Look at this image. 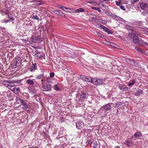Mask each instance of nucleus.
Masks as SVG:
<instances>
[{
  "label": "nucleus",
  "instance_id": "obj_1",
  "mask_svg": "<svg viewBox=\"0 0 148 148\" xmlns=\"http://www.w3.org/2000/svg\"><path fill=\"white\" fill-rule=\"evenodd\" d=\"M138 31H136L135 33H134L133 36L132 37L133 39V42L136 45H137L139 44V38L136 35V34L138 35Z\"/></svg>",
  "mask_w": 148,
  "mask_h": 148
},
{
  "label": "nucleus",
  "instance_id": "obj_2",
  "mask_svg": "<svg viewBox=\"0 0 148 148\" xmlns=\"http://www.w3.org/2000/svg\"><path fill=\"white\" fill-rule=\"evenodd\" d=\"M30 38L32 42L34 43H39L42 41V39L40 38V36H32Z\"/></svg>",
  "mask_w": 148,
  "mask_h": 148
},
{
  "label": "nucleus",
  "instance_id": "obj_3",
  "mask_svg": "<svg viewBox=\"0 0 148 148\" xmlns=\"http://www.w3.org/2000/svg\"><path fill=\"white\" fill-rule=\"evenodd\" d=\"M35 55L40 59H42V58H44L45 57L44 53H43L41 52H35Z\"/></svg>",
  "mask_w": 148,
  "mask_h": 148
},
{
  "label": "nucleus",
  "instance_id": "obj_4",
  "mask_svg": "<svg viewBox=\"0 0 148 148\" xmlns=\"http://www.w3.org/2000/svg\"><path fill=\"white\" fill-rule=\"evenodd\" d=\"M119 87L123 91H128L129 89V88L125 87V85L120 84H119Z\"/></svg>",
  "mask_w": 148,
  "mask_h": 148
},
{
  "label": "nucleus",
  "instance_id": "obj_5",
  "mask_svg": "<svg viewBox=\"0 0 148 148\" xmlns=\"http://www.w3.org/2000/svg\"><path fill=\"white\" fill-rule=\"evenodd\" d=\"M76 124V127L78 129H81L84 127V123L82 121H78Z\"/></svg>",
  "mask_w": 148,
  "mask_h": 148
},
{
  "label": "nucleus",
  "instance_id": "obj_6",
  "mask_svg": "<svg viewBox=\"0 0 148 148\" xmlns=\"http://www.w3.org/2000/svg\"><path fill=\"white\" fill-rule=\"evenodd\" d=\"M141 8L143 10H148V4L143 3H141L140 4Z\"/></svg>",
  "mask_w": 148,
  "mask_h": 148
},
{
  "label": "nucleus",
  "instance_id": "obj_7",
  "mask_svg": "<svg viewBox=\"0 0 148 148\" xmlns=\"http://www.w3.org/2000/svg\"><path fill=\"white\" fill-rule=\"evenodd\" d=\"M21 61L22 60L20 58H17L14 64L15 67L19 66L21 64Z\"/></svg>",
  "mask_w": 148,
  "mask_h": 148
},
{
  "label": "nucleus",
  "instance_id": "obj_8",
  "mask_svg": "<svg viewBox=\"0 0 148 148\" xmlns=\"http://www.w3.org/2000/svg\"><path fill=\"white\" fill-rule=\"evenodd\" d=\"M93 82V83L96 85H99L102 84V80L100 79H94Z\"/></svg>",
  "mask_w": 148,
  "mask_h": 148
},
{
  "label": "nucleus",
  "instance_id": "obj_9",
  "mask_svg": "<svg viewBox=\"0 0 148 148\" xmlns=\"http://www.w3.org/2000/svg\"><path fill=\"white\" fill-rule=\"evenodd\" d=\"M43 88L44 91H49L51 89V85L49 84H47L44 86Z\"/></svg>",
  "mask_w": 148,
  "mask_h": 148
},
{
  "label": "nucleus",
  "instance_id": "obj_10",
  "mask_svg": "<svg viewBox=\"0 0 148 148\" xmlns=\"http://www.w3.org/2000/svg\"><path fill=\"white\" fill-rule=\"evenodd\" d=\"M20 104L23 106V109L26 110L28 108L27 103L25 102L23 100H21Z\"/></svg>",
  "mask_w": 148,
  "mask_h": 148
},
{
  "label": "nucleus",
  "instance_id": "obj_11",
  "mask_svg": "<svg viewBox=\"0 0 148 148\" xmlns=\"http://www.w3.org/2000/svg\"><path fill=\"white\" fill-rule=\"evenodd\" d=\"M43 74L42 73V74H41L37 76V77H36V78L37 79H40L41 78H42L41 80L40 81V82L38 83L40 85H43V80L42 79V77L43 76Z\"/></svg>",
  "mask_w": 148,
  "mask_h": 148
},
{
  "label": "nucleus",
  "instance_id": "obj_12",
  "mask_svg": "<svg viewBox=\"0 0 148 148\" xmlns=\"http://www.w3.org/2000/svg\"><path fill=\"white\" fill-rule=\"evenodd\" d=\"M102 29L105 32H107L108 34H112L113 33L110 29L106 27L102 26Z\"/></svg>",
  "mask_w": 148,
  "mask_h": 148
},
{
  "label": "nucleus",
  "instance_id": "obj_13",
  "mask_svg": "<svg viewBox=\"0 0 148 148\" xmlns=\"http://www.w3.org/2000/svg\"><path fill=\"white\" fill-rule=\"evenodd\" d=\"M88 93L84 91H82L81 94V98L82 99H84L87 97Z\"/></svg>",
  "mask_w": 148,
  "mask_h": 148
},
{
  "label": "nucleus",
  "instance_id": "obj_14",
  "mask_svg": "<svg viewBox=\"0 0 148 148\" xmlns=\"http://www.w3.org/2000/svg\"><path fill=\"white\" fill-rule=\"evenodd\" d=\"M53 12L56 14L60 16H62V14L63 13L60 10H54L53 11Z\"/></svg>",
  "mask_w": 148,
  "mask_h": 148
},
{
  "label": "nucleus",
  "instance_id": "obj_15",
  "mask_svg": "<svg viewBox=\"0 0 148 148\" xmlns=\"http://www.w3.org/2000/svg\"><path fill=\"white\" fill-rule=\"evenodd\" d=\"M125 28L128 30H130L133 31V32L135 31V32H136V31L138 30H137L135 29V28L129 25H126L125 27Z\"/></svg>",
  "mask_w": 148,
  "mask_h": 148
},
{
  "label": "nucleus",
  "instance_id": "obj_16",
  "mask_svg": "<svg viewBox=\"0 0 148 148\" xmlns=\"http://www.w3.org/2000/svg\"><path fill=\"white\" fill-rule=\"evenodd\" d=\"M58 7L59 8L62 9L64 11H65L66 12H69V10H65V9H69L70 10V8H66V7L63 6L62 5H58Z\"/></svg>",
  "mask_w": 148,
  "mask_h": 148
},
{
  "label": "nucleus",
  "instance_id": "obj_17",
  "mask_svg": "<svg viewBox=\"0 0 148 148\" xmlns=\"http://www.w3.org/2000/svg\"><path fill=\"white\" fill-rule=\"evenodd\" d=\"M142 134L140 131H137L135 134H134V137L139 138L142 136Z\"/></svg>",
  "mask_w": 148,
  "mask_h": 148
},
{
  "label": "nucleus",
  "instance_id": "obj_18",
  "mask_svg": "<svg viewBox=\"0 0 148 148\" xmlns=\"http://www.w3.org/2000/svg\"><path fill=\"white\" fill-rule=\"evenodd\" d=\"M143 90L140 89H138L137 90L135 93V95L136 96H140L143 93Z\"/></svg>",
  "mask_w": 148,
  "mask_h": 148
},
{
  "label": "nucleus",
  "instance_id": "obj_19",
  "mask_svg": "<svg viewBox=\"0 0 148 148\" xmlns=\"http://www.w3.org/2000/svg\"><path fill=\"white\" fill-rule=\"evenodd\" d=\"M36 69V63L33 64L30 69L31 72L34 71Z\"/></svg>",
  "mask_w": 148,
  "mask_h": 148
},
{
  "label": "nucleus",
  "instance_id": "obj_20",
  "mask_svg": "<svg viewBox=\"0 0 148 148\" xmlns=\"http://www.w3.org/2000/svg\"><path fill=\"white\" fill-rule=\"evenodd\" d=\"M86 79L85 81L88 82H92L93 83V79H92L91 77L88 76L86 77Z\"/></svg>",
  "mask_w": 148,
  "mask_h": 148
},
{
  "label": "nucleus",
  "instance_id": "obj_21",
  "mask_svg": "<svg viewBox=\"0 0 148 148\" xmlns=\"http://www.w3.org/2000/svg\"><path fill=\"white\" fill-rule=\"evenodd\" d=\"M111 108V106L109 104H106L103 107V109L106 110H108Z\"/></svg>",
  "mask_w": 148,
  "mask_h": 148
},
{
  "label": "nucleus",
  "instance_id": "obj_22",
  "mask_svg": "<svg viewBox=\"0 0 148 148\" xmlns=\"http://www.w3.org/2000/svg\"><path fill=\"white\" fill-rule=\"evenodd\" d=\"M138 43L139 44L137 45L144 46V41L142 40H139Z\"/></svg>",
  "mask_w": 148,
  "mask_h": 148
},
{
  "label": "nucleus",
  "instance_id": "obj_23",
  "mask_svg": "<svg viewBox=\"0 0 148 148\" xmlns=\"http://www.w3.org/2000/svg\"><path fill=\"white\" fill-rule=\"evenodd\" d=\"M26 83L31 85H33L34 84V81L31 79H29L27 80L26 81Z\"/></svg>",
  "mask_w": 148,
  "mask_h": 148
},
{
  "label": "nucleus",
  "instance_id": "obj_24",
  "mask_svg": "<svg viewBox=\"0 0 148 148\" xmlns=\"http://www.w3.org/2000/svg\"><path fill=\"white\" fill-rule=\"evenodd\" d=\"M91 8L92 9L94 10H97L99 12H101V10L99 7H92Z\"/></svg>",
  "mask_w": 148,
  "mask_h": 148
},
{
  "label": "nucleus",
  "instance_id": "obj_25",
  "mask_svg": "<svg viewBox=\"0 0 148 148\" xmlns=\"http://www.w3.org/2000/svg\"><path fill=\"white\" fill-rule=\"evenodd\" d=\"M84 9L83 8H80L77 9L76 10V12H77L79 13L81 12H83L84 11Z\"/></svg>",
  "mask_w": 148,
  "mask_h": 148
},
{
  "label": "nucleus",
  "instance_id": "obj_26",
  "mask_svg": "<svg viewBox=\"0 0 148 148\" xmlns=\"http://www.w3.org/2000/svg\"><path fill=\"white\" fill-rule=\"evenodd\" d=\"M9 81H8V83L7 85L8 87L12 88L14 86V85L13 84V83H10V82H9Z\"/></svg>",
  "mask_w": 148,
  "mask_h": 148
},
{
  "label": "nucleus",
  "instance_id": "obj_27",
  "mask_svg": "<svg viewBox=\"0 0 148 148\" xmlns=\"http://www.w3.org/2000/svg\"><path fill=\"white\" fill-rule=\"evenodd\" d=\"M135 49H136V50L139 52H140V53H143V51L141 50V49H140V48L136 47L135 48Z\"/></svg>",
  "mask_w": 148,
  "mask_h": 148
},
{
  "label": "nucleus",
  "instance_id": "obj_28",
  "mask_svg": "<svg viewBox=\"0 0 148 148\" xmlns=\"http://www.w3.org/2000/svg\"><path fill=\"white\" fill-rule=\"evenodd\" d=\"M115 20H116V21H123V20L121 17L119 16H118L117 15V17H116Z\"/></svg>",
  "mask_w": 148,
  "mask_h": 148
},
{
  "label": "nucleus",
  "instance_id": "obj_29",
  "mask_svg": "<svg viewBox=\"0 0 148 148\" xmlns=\"http://www.w3.org/2000/svg\"><path fill=\"white\" fill-rule=\"evenodd\" d=\"M92 146L94 148H97V147L98 144L97 143V142L93 141V143H92Z\"/></svg>",
  "mask_w": 148,
  "mask_h": 148
},
{
  "label": "nucleus",
  "instance_id": "obj_30",
  "mask_svg": "<svg viewBox=\"0 0 148 148\" xmlns=\"http://www.w3.org/2000/svg\"><path fill=\"white\" fill-rule=\"evenodd\" d=\"M96 2L94 0L87 1H86V3H87L93 4L96 3Z\"/></svg>",
  "mask_w": 148,
  "mask_h": 148
},
{
  "label": "nucleus",
  "instance_id": "obj_31",
  "mask_svg": "<svg viewBox=\"0 0 148 148\" xmlns=\"http://www.w3.org/2000/svg\"><path fill=\"white\" fill-rule=\"evenodd\" d=\"M53 88L54 90L57 91H59L60 90V88H58L57 84L54 85Z\"/></svg>",
  "mask_w": 148,
  "mask_h": 148
},
{
  "label": "nucleus",
  "instance_id": "obj_32",
  "mask_svg": "<svg viewBox=\"0 0 148 148\" xmlns=\"http://www.w3.org/2000/svg\"><path fill=\"white\" fill-rule=\"evenodd\" d=\"M135 82V81L134 80H132V82H130L128 84V85L129 86H132L134 85Z\"/></svg>",
  "mask_w": 148,
  "mask_h": 148
},
{
  "label": "nucleus",
  "instance_id": "obj_33",
  "mask_svg": "<svg viewBox=\"0 0 148 148\" xmlns=\"http://www.w3.org/2000/svg\"><path fill=\"white\" fill-rule=\"evenodd\" d=\"M87 142L88 145H90V146H92V145L93 143V141H92L90 139H88L87 141Z\"/></svg>",
  "mask_w": 148,
  "mask_h": 148
},
{
  "label": "nucleus",
  "instance_id": "obj_34",
  "mask_svg": "<svg viewBox=\"0 0 148 148\" xmlns=\"http://www.w3.org/2000/svg\"><path fill=\"white\" fill-rule=\"evenodd\" d=\"M16 102L17 103H18L19 102L20 103H21V100H23L20 99L19 97H16Z\"/></svg>",
  "mask_w": 148,
  "mask_h": 148
},
{
  "label": "nucleus",
  "instance_id": "obj_35",
  "mask_svg": "<svg viewBox=\"0 0 148 148\" xmlns=\"http://www.w3.org/2000/svg\"><path fill=\"white\" fill-rule=\"evenodd\" d=\"M104 13L106 14L108 16H111V15L112 14L111 12H109L107 11H105L104 12Z\"/></svg>",
  "mask_w": 148,
  "mask_h": 148
},
{
  "label": "nucleus",
  "instance_id": "obj_36",
  "mask_svg": "<svg viewBox=\"0 0 148 148\" xmlns=\"http://www.w3.org/2000/svg\"><path fill=\"white\" fill-rule=\"evenodd\" d=\"M132 33H128V35L130 37L132 38V37L133 36V34L134 33H135V32H133V31H132Z\"/></svg>",
  "mask_w": 148,
  "mask_h": 148
},
{
  "label": "nucleus",
  "instance_id": "obj_37",
  "mask_svg": "<svg viewBox=\"0 0 148 148\" xmlns=\"http://www.w3.org/2000/svg\"><path fill=\"white\" fill-rule=\"evenodd\" d=\"M80 78L83 80V81H85L86 80V77L84 75H81L80 76Z\"/></svg>",
  "mask_w": 148,
  "mask_h": 148
},
{
  "label": "nucleus",
  "instance_id": "obj_38",
  "mask_svg": "<svg viewBox=\"0 0 148 148\" xmlns=\"http://www.w3.org/2000/svg\"><path fill=\"white\" fill-rule=\"evenodd\" d=\"M116 106L118 107L122 104V103L121 102H117L116 103Z\"/></svg>",
  "mask_w": 148,
  "mask_h": 148
},
{
  "label": "nucleus",
  "instance_id": "obj_39",
  "mask_svg": "<svg viewBox=\"0 0 148 148\" xmlns=\"http://www.w3.org/2000/svg\"><path fill=\"white\" fill-rule=\"evenodd\" d=\"M32 18L36 20H38L39 19V17L38 16L36 15L33 16Z\"/></svg>",
  "mask_w": 148,
  "mask_h": 148
},
{
  "label": "nucleus",
  "instance_id": "obj_40",
  "mask_svg": "<svg viewBox=\"0 0 148 148\" xmlns=\"http://www.w3.org/2000/svg\"><path fill=\"white\" fill-rule=\"evenodd\" d=\"M142 14L143 15H146L147 14H148V11H143L142 12Z\"/></svg>",
  "mask_w": 148,
  "mask_h": 148
},
{
  "label": "nucleus",
  "instance_id": "obj_41",
  "mask_svg": "<svg viewBox=\"0 0 148 148\" xmlns=\"http://www.w3.org/2000/svg\"><path fill=\"white\" fill-rule=\"evenodd\" d=\"M54 76V73L53 72L51 73L50 74V77L51 78H53Z\"/></svg>",
  "mask_w": 148,
  "mask_h": 148
},
{
  "label": "nucleus",
  "instance_id": "obj_42",
  "mask_svg": "<svg viewBox=\"0 0 148 148\" xmlns=\"http://www.w3.org/2000/svg\"><path fill=\"white\" fill-rule=\"evenodd\" d=\"M13 89L15 91H16L17 92H18L20 91L19 88H14Z\"/></svg>",
  "mask_w": 148,
  "mask_h": 148
},
{
  "label": "nucleus",
  "instance_id": "obj_43",
  "mask_svg": "<svg viewBox=\"0 0 148 148\" xmlns=\"http://www.w3.org/2000/svg\"><path fill=\"white\" fill-rule=\"evenodd\" d=\"M139 0H132L131 1V3L134 4L135 3L138 2Z\"/></svg>",
  "mask_w": 148,
  "mask_h": 148
},
{
  "label": "nucleus",
  "instance_id": "obj_44",
  "mask_svg": "<svg viewBox=\"0 0 148 148\" xmlns=\"http://www.w3.org/2000/svg\"><path fill=\"white\" fill-rule=\"evenodd\" d=\"M106 43L107 44H108V45H110V46H111L112 47H114V46L113 45H114V44H112V43H111L110 42H106Z\"/></svg>",
  "mask_w": 148,
  "mask_h": 148
},
{
  "label": "nucleus",
  "instance_id": "obj_45",
  "mask_svg": "<svg viewBox=\"0 0 148 148\" xmlns=\"http://www.w3.org/2000/svg\"><path fill=\"white\" fill-rule=\"evenodd\" d=\"M111 17H112V18H113L115 20L116 19V17H117V15L112 14V15L111 16Z\"/></svg>",
  "mask_w": 148,
  "mask_h": 148
},
{
  "label": "nucleus",
  "instance_id": "obj_46",
  "mask_svg": "<svg viewBox=\"0 0 148 148\" xmlns=\"http://www.w3.org/2000/svg\"><path fill=\"white\" fill-rule=\"evenodd\" d=\"M120 7L121 9L123 10H125V8L123 5H121L120 6Z\"/></svg>",
  "mask_w": 148,
  "mask_h": 148
},
{
  "label": "nucleus",
  "instance_id": "obj_47",
  "mask_svg": "<svg viewBox=\"0 0 148 148\" xmlns=\"http://www.w3.org/2000/svg\"><path fill=\"white\" fill-rule=\"evenodd\" d=\"M8 17L9 18V21H13L14 19V18L13 17H10L9 16H8Z\"/></svg>",
  "mask_w": 148,
  "mask_h": 148
},
{
  "label": "nucleus",
  "instance_id": "obj_48",
  "mask_svg": "<svg viewBox=\"0 0 148 148\" xmlns=\"http://www.w3.org/2000/svg\"><path fill=\"white\" fill-rule=\"evenodd\" d=\"M97 35L99 36V37H102V34L100 33L99 32H97Z\"/></svg>",
  "mask_w": 148,
  "mask_h": 148
},
{
  "label": "nucleus",
  "instance_id": "obj_49",
  "mask_svg": "<svg viewBox=\"0 0 148 148\" xmlns=\"http://www.w3.org/2000/svg\"><path fill=\"white\" fill-rule=\"evenodd\" d=\"M107 21L104 20H102V23L106 24L107 23Z\"/></svg>",
  "mask_w": 148,
  "mask_h": 148
},
{
  "label": "nucleus",
  "instance_id": "obj_50",
  "mask_svg": "<svg viewBox=\"0 0 148 148\" xmlns=\"http://www.w3.org/2000/svg\"><path fill=\"white\" fill-rule=\"evenodd\" d=\"M15 82L14 83H20L21 82V80H18V81H15Z\"/></svg>",
  "mask_w": 148,
  "mask_h": 148
},
{
  "label": "nucleus",
  "instance_id": "obj_51",
  "mask_svg": "<svg viewBox=\"0 0 148 148\" xmlns=\"http://www.w3.org/2000/svg\"><path fill=\"white\" fill-rule=\"evenodd\" d=\"M145 45L148 46V43L147 42H144V46Z\"/></svg>",
  "mask_w": 148,
  "mask_h": 148
},
{
  "label": "nucleus",
  "instance_id": "obj_52",
  "mask_svg": "<svg viewBox=\"0 0 148 148\" xmlns=\"http://www.w3.org/2000/svg\"><path fill=\"white\" fill-rule=\"evenodd\" d=\"M120 3V2H116V5H119V4Z\"/></svg>",
  "mask_w": 148,
  "mask_h": 148
},
{
  "label": "nucleus",
  "instance_id": "obj_53",
  "mask_svg": "<svg viewBox=\"0 0 148 148\" xmlns=\"http://www.w3.org/2000/svg\"><path fill=\"white\" fill-rule=\"evenodd\" d=\"M43 4V3L41 2V3H40L38 4V5H42Z\"/></svg>",
  "mask_w": 148,
  "mask_h": 148
},
{
  "label": "nucleus",
  "instance_id": "obj_54",
  "mask_svg": "<svg viewBox=\"0 0 148 148\" xmlns=\"http://www.w3.org/2000/svg\"><path fill=\"white\" fill-rule=\"evenodd\" d=\"M9 21V20H6L4 22L6 23Z\"/></svg>",
  "mask_w": 148,
  "mask_h": 148
},
{
  "label": "nucleus",
  "instance_id": "obj_55",
  "mask_svg": "<svg viewBox=\"0 0 148 148\" xmlns=\"http://www.w3.org/2000/svg\"><path fill=\"white\" fill-rule=\"evenodd\" d=\"M103 66H104V68H106H106L107 67V65L106 64H105V65H103Z\"/></svg>",
  "mask_w": 148,
  "mask_h": 148
},
{
  "label": "nucleus",
  "instance_id": "obj_56",
  "mask_svg": "<svg viewBox=\"0 0 148 148\" xmlns=\"http://www.w3.org/2000/svg\"><path fill=\"white\" fill-rule=\"evenodd\" d=\"M0 148H3L2 147V145L0 144Z\"/></svg>",
  "mask_w": 148,
  "mask_h": 148
},
{
  "label": "nucleus",
  "instance_id": "obj_57",
  "mask_svg": "<svg viewBox=\"0 0 148 148\" xmlns=\"http://www.w3.org/2000/svg\"><path fill=\"white\" fill-rule=\"evenodd\" d=\"M65 10H69V11L68 12H70V11H71V9H70V10L69 9H65Z\"/></svg>",
  "mask_w": 148,
  "mask_h": 148
},
{
  "label": "nucleus",
  "instance_id": "obj_58",
  "mask_svg": "<svg viewBox=\"0 0 148 148\" xmlns=\"http://www.w3.org/2000/svg\"><path fill=\"white\" fill-rule=\"evenodd\" d=\"M100 27L101 28V27H102V25H100Z\"/></svg>",
  "mask_w": 148,
  "mask_h": 148
},
{
  "label": "nucleus",
  "instance_id": "obj_59",
  "mask_svg": "<svg viewBox=\"0 0 148 148\" xmlns=\"http://www.w3.org/2000/svg\"><path fill=\"white\" fill-rule=\"evenodd\" d=\"M49 80H48V79H47V81L48 82H49Z\"/></svg>",
  "mask_w": 148,
  "mask_h": 148
},
{
  "label": "nucleus",
  "instance_id": "obj_60",
  "mask_svg": "<svg viewBox=\"0 0 148 148\" xmlns=\"http://www.w3.org/2000/svg\"><path fill=\"white\" fill-rule=\"evenodd\" d=\"M49 80H48V79H47V81L48 82H49Z\"/></svg>",
  "mask_w": 148,
  "mask_h": 148
},
{
  "label": "nucleus",
  "instance_id": "obj_61",
  "mask_svg": "<svg viewBox=\"0 0 148 148\" xmlns=\"http://www.w3.org/2000/svg\"><path fill=\"white\" fill-rule=\"evenodd\" d=\"M102 0V2H103V1H105V0Z\"/></svg>",
  "mask_w": 148,
  "mask_h": 148
},
{
  "label": "nucleus",
  "instance_id": "obj_62",
  "mask_svg": "<svg viewBox=\"0 0 148 148\" xmlns=\"http://www.w3.org/2000/svg\"><path fill=\"white\" fill-rule=\"evenodd\" d=\"M102 7H104V6L102 5Z\"/></svg>",
  "mask_w": 148,
  "mask_h": 148
},
{
  "label": "nucleus",
  "instance_id": "obj_63",
  "mask_svg": "<svg viewBox=\"0 0 148 148\" xmlns=\"http://www.w3.org/2000/svg\"><path fill=\"white\" fill-rule=\"evenodd\" d=\"M103 63H106V62H104Z\"/></svg>",
  "mask_w": 148,
  "mask_h": 148
},
{
  "label": "nucleus",
  "instance_id": "obj_64",
  "mask_svg": "<svg viewBox=\"0 0 148 148\" xmlns=\"http://www.w3.org/2000/svg\"><path fill=\"white\" fill-rule=\"evenodd\" d=\"M103 64L104 65V63Z\"/></svg>",
  "mask_w": 148,
  "mask_h": 148
}]
</instances>
